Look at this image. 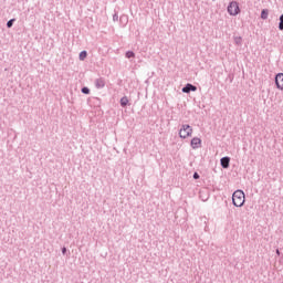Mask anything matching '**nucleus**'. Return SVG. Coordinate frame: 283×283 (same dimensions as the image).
Segmentation results:
<instances>
[{
    "instance_id": "0eeeda50",
    "label": "nucleus",
    "mask_w": 283,
    "mask_h": 283,
    "mask_svg": "<svg viewBox=\"0 0 283 283\" xmlns=\"http://www.w3.org/2000/svg\"><path fill=\"white\" fill-rule=\"evenodd\" d=\"M230 164H231V157L226 156L220 159V165L222 169H229Z\"/></svg>"
},
{
    "instance_id": "39448f33",
    "label": "nucleus",
    "mask_w": 283,
    "mask_h": 283,
    "mask_svg": "<svg viewBox=\"0 0 283 283\" xmlns=\"http://www.w3.org/2000/svg\"><path fill=\"white\" fill-rule=\"evenodd\" d=\"M190 147L200 149V147H202V139H200V137H193L190 142Z\"/></svg>"
},
{
    "instance_id": "aec40b11",
    "label": "nucleus",
    "mask_w": 283,
    "mask_h": 283,
    "mask_svg": "<svg viewBox=\"0 0 283 283\" xmlns=\"http://www.w3.org/2000/svg\"><path fill=\"white\" fill-rule=\"evenodd\" d=\"M67 253V248H62V254L65 255Z\"/></svg>"
},
{
    "instance_id": "1a4fd4ad",
    "label": "nucleus",
    "mask_w": 283,
    "mask_h": 283,
    "mask_svg": "<svg viewBox=\"0 0 283 283\" xmlns=\"http://www.w3.org/2000/svg\"><path fill=\"white\" fill-rule=\"evenodd\" d=\"M122 107H127L129 103V98L127 96H123L119 101Z\"/></svg>"
},
{
    "instance_id": "dca6fc26",
    "label": "nucleus",
    "mask_w": 283,
    "mask_h": 283,
    "mask_svg": "<svg viewBox=\"0 0 283 283\" xmlns=\"http://www.w3.org/2000/svg\"><path fill=\"white\" fill-rule=\"evenodd\" d=\"M14 21H17V19H10L8 22H7V28H12V25H14Z\"/></svg>"
},
{
    "instance_id": "20e7f679",
    "label": "nucleus",
    "mask_w": 283,
    "mask_h": 283,
    "mask_svg": "<svg viewBox=\"0 0 283 283\" xmlns=\"http://www.w3.org/2000/svg\"><path fill=\"white\" fill-rule=\"evenodd\" d=\"M181 92H184V94H190V92H198V87L191 83L186 84Z\"/></svg>"
},
{
    "instance_id": "ddd939ff",
    "label": "nucleus",
    "mask_w": 283,
    "mask_h": 283,
    "mask_svg": "<svg viewBox=\"0 0 283 283\" xmlns=\"http://www.w3.org/2000/svg\"><path fill=\"white\" fill-rule=\"evenodd\" d=\"M119 21L124 23V25H127L129 19L127 18V15H120Z\"/></svg>"
},
{
    "instance_id": "2eb2a0df",
    "label": "nucleus",
    "mask_w": 283,
    "mask_h": 283,
    "mask_svg": "<svg viewBox=\"0 0 283 283\" xmlns=\"http://www.w3.org/2000/svg\"><path fill=\"white\" fill-rule=\"evenodd\" d=\"M234 43H235L237 45H242V36H235V38H234Z\"/></svg>"
},
{
    "instance_id": "f03ea898",
    "label": "nucleus",
    "mask_w": 283,
    "mask_h": 283,
    "mask_svg": "<svg viewBox=\"0 0 283 283\" xmlns=\"http://www.w3.org/2000/svg\"><path fill=\"white\" fill-rule=\"evenodd\" d=\"M193 134V128L189 124H182L181 128L179 129V138H189Z\"/></svg>"
},
{
    "instance_id": "a211bd4d",
    "label": "nucleus",
    "mask_w": 283,
    "mask_h": 283,
    "mask_svg": "<svg viewBox=\"0 0 283 283\" xmlns=\"http://www.w3.org/2000/svg\"><path fill=\"white\" fill-rule=\"evenodd\" d=\"M192 178L195 180H199L200 179V175L198 172H193Z\"/></svg>"
},
{
    "instance_id": "6e6552de",
    "label": "nucleus",
    "mask_w": 283,
    "mask_h": 283,
    "mask_svg": "<svg viewBox=\"0 0 283 283\" xmlns=\"http://www.w3.org/2000/svg\"><path fill=\"white\" fill-rule=\"evenodd\" d=\"M105 78L104 77H98L95 80V87L96 90H103L105 87Z\"/></svg>"
},
{
    "instance_id": "412c9836",
    "label": "nucleus",
    "mask_w": 283,
    "mask_h": 283,
    "mask_svg": "<svg viewBox=\"0 0 283 283\" xmlns=\"http://www.w3.org/2000/svg\"><path fill=\"white\" fill-rule=\"evenodd\" d=\"M276 255H280V249H276Z\"/></svg>"
},
{
    "instance_id": "4468645a",
    "label": "nucleus",
    "mask_w": 283,
    "mask_h": 283,
    "mask_svg": "<svg viewBox=\"0 0 283 283\" xmlns=\"http://www.w3.org/2000/svg\"><path fill=\"white\" fill-rule=\"evenodd\" d=\"M279 30H283V13L280 15V18H279Z\"/></svg>"
},
{
    "instance_id": "9b49d317",
    "label": "nucleus",
    "mask_w": 283,
    "mask_h": 283,
    "mask_svg": "<svg viewBox=\"0 0 283 283\" xmlns=\"http://www.w3.org/2000/svg\"><path fill=\"white\" fill-rule=\"evenodd\" d=\"M125 56L126 59H136V53H134V51H127Z\"/></svg>"
},
{
    "instance_id": "9d476101",
    "label": "nucleus",
    "mask_w": 283,
    "mask_h": 283,
    "mask_svg": "<svg viewBox=\"0 0 283 283\" xmlns=\"http://www.w3.org/2000/svg\"><path fill=\"white\" fill-rule=\"evenodd\" d=\"M261 19H263L264 21H266V19H269V9H263L261 11Z\"/></svg>"
},
{
    "instance_id": "6ab92c4d",
    "label": "nucleus",
    "mask_w": 283,
    "mask_h": 283,
    "mask_svg": "<svg viewBox=\"0 0 283 283\" xmlns=\"http://www.w3.org/2000/svg\"><path fill=\"white\" fill-rule=\"evenodd\" d=\"M113 21H118V12H115L114 14H113Z\"/></svg>"
},
{
    "instance_id": "f3484780",
    "label": "nucleus",
    "mask_w": 283,
    "mask_h": 283,
    "mask_svg": "<svg viewBox=\"0 0 283 283\" xmlns=\"http://www.w3.org/2000/svg\"><path fill=\"white\" fill-rule=\"evenodd\" d=\"M81 92H82V94H90V87L84 86V87H82Z\"/></svg>"
},
{
    "instance_id": "f8f14e48",
    "label": "nucleus",
    "mask_w": 283,
    "mask_h": 283,
    "mask_svg": "<svg viewBox=\"0 0 283 283\" xmlns=\"http://www.w3.org/2000/svg\"><path fill=\"white\" fill-rule=\"evenodd\" d=\"M80 61H84L87 59V51H82L78 55Z\"/></svg>"
},
{
    "instance_id": "7ed1b4c3",
    "label": "nucleus",
    "mask_w": 283,
    "mask_h": 283,
    "mask_svg": "<svg viewBox=\"0 0 283 283\" xmlns=\"http://www.w3.org/2000/svg\"><path fill=\"white\" fill-rule=\"evenodd\" d=\"M240 12V4L238 1H231L228 6V13L230 17H238V13Z\"/></svg>"
},
{
    "instance_id": "423d86ee",
    "label": "nucleus",
    "mask_w": 283,
    "mask_h": 283,
    "mask_svg": "<svg viewBox=\"0 0 283 283\" xmlns=\"http://www.w3.org/2000/svg\"><path fill=\"white\" fill-rule=\"evenodd\" d=\"M275 85L277 90H281L283 92V73H277L275 75Z\"/></svg>"
},
{
    "instance_id": "f257e3e1",
    "label": "nucleus",
    "mask_w": 283,
    "mask_h": 283,
    "mask_svg": "<svg viewBox=\"0 0 283 283\" xmlns=\"http://www.w3.org/2000/svg\"><path fill=\"white\" fill-rule=\"evenodd\" d=\"M245 195L242 190H235L232 195V203L234 207H244Z\"/></svg>"
}]
</instances>
